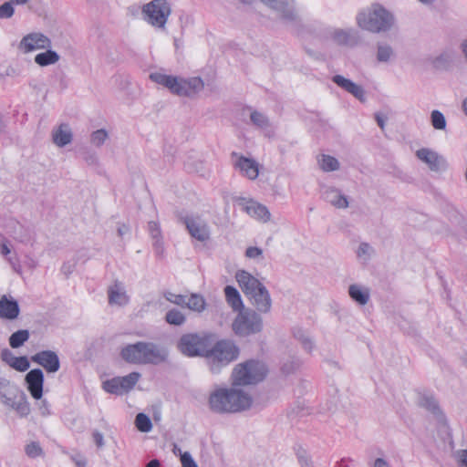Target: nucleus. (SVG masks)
I'll list each match as a JSON object with an SVG mask.
<instances>
[{
	"instance_id": "bb28decb",
	"label": "nucleus",
	"mask_w": 467,
	"mask_h": 467,
	"mask_svg": "<svg viewBox=\"0 0 467 467\" xmlns=\"http://www.w3.org/2000/svg\"><path fill=\"white\" fill-rule=\"evenodd\" d=\"M324 199L337 209H346L348 207V201L338 189L328 187L323 192Z\"/></svg>"
},
{
	"instance_id": "20e7f679",
	"label": "nucleus",
	"mask_w": 467,
	"mask_h": 467,
	"mask_svg": "<svg viewBox=\"0 0 467 467\" xmlns=\"http://www.w3.org/2000/svg\"><path fill=\"white\" fill-rule=\"evenodd\" d=\"M120 356L126 362L130 364L157 365L167 359L168 351L155 343L139 341L123 347Z\"/></svg>"
},
{
	"instance_id": "a19ab883",
	"label": "nucleus",
	"mask_w": 467,
	"mask_h": 467,
	"mask_svg": "<svg viewBox=\"0 0 467 467\" xmlns=\"http://www.w3.org/2000/svg\"><path fill=\"white\" fill-rule=\"evenodd\" d=\"M251 122L260 130H265L270 127L268 118L262 112L253 111L250 114Z\"/></svg>"
},
{
	"instance_id": "37998d69",
	"label": "nucleus",
	"mask_w": 467,
	"mask_h": 467,
	"mask_svg": "<svg viewBox=\"0 0 467 467\" xmlns=\"http://www.w3.org/2000/svg\"><path fill=\"white\" fill-rule=\"evenodd\" d=\"M137 429L141 432H149L152 429L150 419L144 413H139L135 419Z\"/></svg>"
},
{
	"instance_id": "412c9836",
	"label": "nucleus",
	"mask_w": 467,
	"mask_h": 467,
	"mask_svg": "<svg viewBox=\"0 0 467 467\" xmlns=\"http://www.w3.org/2000/svg\"><path fill=\"white\" fill-rule=\"evenodd\" d=\"M332 81L335 84H337L338 87L343 88L345 91L348 92L353 97L358 99L359 101H361V102L366 101L365 90L360 85L356 84L352 80H350L341 75H335L332 78Z\"/></svg>"
},
{
	"instance_id": "c03bdc74",
	"label": "nucleus",
	"mask_w": 467,
	"mask_h": 467,
	"mask_svg": "<svg viewBox=\"0 0 467 467\" xmlns=\"http://www.w3.org/2000/svg\"><path fill=\"white\" fill-rule=\"evenodd\" d=\"M375 254L374 248L368 243H361L358 248L357 255L364 262L370 260Z\"/></svg>"
},
{
	"instance_id": "ddd939ff",
	"label": "nucleus",
	"mask_w": 467,
	"mask_h": 467,
	"mask_svg": "<svg viewBox=\"0 0 467 467\" xmlns=\"http://www.w3.org/2000/svg\"><path fill=\"white\" fill-rule=\"evenodd\" d=\"M328 36L335 44L341 47H354L359 43V34L353 27L329 28Z\"/></svg>"
},
{
	"instance_id": "7c9ffc66",
	"label": "nucleus",
	"mask_w": 467,
	"mask_h": 467,
	"mask_svg": "<svg viewBox=\"0 0 467 467\" xmlns=\"http://www.w3.org/2000/svg\"><path fill=\"white\" fill-rule=\"evenodd\" d=\"M348 295L358 304L366 305L370 297L369 289L357 284L350 285L348 287Z\"/></svg>"
},
{
	"instance_id": "79ce46f5",
	"label": "nucleus",
	"mask_w": 467,
	"mask_h": 467,
	"mask_svg": "<svg viewBox=\"0 0 467 467\" xmlns=\"http://www.w3.org/2000/svg\"><path fill=\"white\" fill-rule=\"evenodd\" d=\"M103 389L106 392L121 395L123 394L122 388H120V380L119 377L113 378L111 379H108L103 382Z\"/></svg>"
},
{
	"instance_id": "49530a36",
	"label": "nucleus",
	"mask_w": 467,
	"mask_h": 467,
	"mask_svg": "<svg viewBox=\"0 0 467 467\" xmlns=\"http://www.w3.org/2000/svg\"><path fill=\"white\" fill-rule=\"evenodd\" d=\"M166 321L174 326H181L185 322L184 315L177 309H171L165 316Z\"/></svg>"
},
{
	"instance_id": "0eeeda50",
	"label": "nucleus",
	"mask_w": 467,
	"mask_h": 467,
	"mask_svg": "<svg viewBox=\"0 0 467 467\" xmlns=\"http://www.w3.org/2000/svg\"><path fill=\"white\" fill-rule=\"evenodd\" d=\"M267 374L265 363L258 360H248L236 365L232 373L234 386L254 385L262 381Z\"/></svg>"
},
{
	"instance_id": "bf43d9fd",
	"label": "nucleus",
	"mask_w": 467,
	"mask_h": 467,
	"mask_svg": "<svg viewBox=\"0 0 467 467\" xmlns=\"http://www.w3.org/2000/svg\"><path fill=\"white\" fill-rule=\"evenodd\" d=\"M93 440L99 448H101L104 446V437L101 432L94 431L93 432Z\"/></svg>"
},
{
	"instance_id": "58836bf2",
	"label": "nucleus",
	"mask_w": 467,
	"mask_h": 467,
	"mask_svg": "<svg viewBox=\"0 0 467 467\" xmlns=\"http://www.w3.org/2000/svg\"><path fill=\"white\" fill-rule=\"evenodd\" d=\"M184 306L196 312H202L205 308V300L202 296L192 294L190 297L186 296Z\"/></svg>"
},
{
	"instance_id": "a878e982",
	"label": "nucleus",
	"mask_w": 467,
	"mask_h": 467,
	"mask_svg": "<svg viewBox=\"0 0 467 467\" xmlns=\"http://www.w3.org/2000/svg\"><path fill=\"white\" fill-rule=\"evenodd\" d=\"M150 79L167 88L172 94L176 95V90H178L179 86V77L156 71L150 74Z\"/></svg>"
},
{
	"instance_id": "69168bd1",
	"label": "nucleus",
	"mask_w": 467,
	"mask_h": 467,
	"mask_svg": "<svg viewBox=\"0 0 467 467\" xmlns=\"http://www.w3.org/2000/svg\"><path fill=\"white\" fill-rule=\"evenodd\" d=\"M461 51L463 55V57L465 59V61L467 62V39L463 40L462 43H461Z\"/></svg>"
},
{
	"instance_id": "4c0bfd02",
	"label": "nucleus",
	"mask_w": 467,
	"mask_h": 467,
	"mask_svg": "<svg viewBox=\"0 0 467 467\" xmlns=\"http://www.w3.org/2000/svg\"><path fill=\"white\" fill-rule=\"evenodd\" d=\"M419 404L435 415L441 412L438 401L431 395H422L419 400Z\"/></svg>"
},
{
	"instance_id": "de8ad7c7",
	"label": "nucleus",
	"mask_w": 467,
	"mask_h": 467,
	"mask_svg": "<svg viewBox=\"0 0 467 467\" xmlns=\"http://www.w3.org/2000/svg\"><path fill=\"white\" fill-rule=\"evenodd\" d=\"M109 134L106 130L100 129L93 131L90 135V142L96 147H101L108 140Z\"/></svg>"
},
{
	"instance_id": "473e14b6",
	"label": "nucleus",
	"mask_w": 467,
	"mask_h": 467,
	"mask_svg": "<svg viewBox=\"0 0 467 467\" xmlns=\"http://www.w3.org/2000/svg\"><path fill=\"white\" fill-rule=\"evenodd\" d=\"M60 59V56L54 50L47 48L45 52L37 54L34 61L40 67H47L57 64Z\"/></svg>"
},
{
	"instance_id": "dca6fc26",
	"label": "nucleus",
	"mask_w": 467,
	"mask_h": 467,
	"mask_svg": "<svg viewBox=\"0 0 467 467\" xmlns=\"http://www.w3.org/2000/svg\"><path fill=\"white\" fill-rule=\"evenodd\" d=\"M239 204L242 210L252 218L263 223H266L270 220V212L264 204L254 200L245 199H243Z\"/></svg>"
},
{
	"instance_id": "680f3d73",
	"label": "nucleus",
	"mask_w": 467,
	"mask_h": 467,
	"mask_svg": "<svg viewBox=\"0 0 467 467\" xmlns=\"http://www.w3.org/2000/svg\"><path fill=\"white\" fill-rule=\"evenodd\" d=\"M74 270V265L70 264V263H65L62 267H61V271L64 275H66L67 276L69 275Z\"/></svg>"
},
{
	"instance_id": "c85d7f7f",
	"label": "nucleus",
	"mask_w": 467,
	"mask_h": 467,
	"mask_svg": "<svg viewBox=\"0 0 467 467\" xmlns=\"http://www.w3.org/2000/svg\"><path fill=\"white\" fill-rule=\"evenodd\" d=\"M73 134L70 127L67 124H60L57 129L52 131L53 142L57 147H65L71 143Z\"/></svg>"
},
{
	"instance_id": "052dcab7",
	"label": "nucleus",
	"mask_w": 467,
	"mask_h": 467,
	"mask_svg": "<svg viewBox=\"0 0 467 467\" xmlns=\"http://www.w3.org/2000/svg\"><path fill=\"white\" fill-rule=\"evenodd\" d=\"M375 119L379 127L383 130L385 129L387 118L383 116L381 113H376Z\"/></svg>"
},
{
	"instance_id": "774afa93",
	"label": "nucleus",
	"mask_w": 467,
	"mask_h": 467,
	"mask_svg": "<svg viewBox=\"0 0 467 467\" xmlns=\"http://www.w3.org/2000/svg\"><path fill=\"white\" fill-rule=\"evenodd\" d=\"M130 232L129 226L122 224L119 226L118 228V234L119 236H123L124 234H128Z\"/></svg>"
},
{
	"instance_id": "f3484780",
	"label": "nucleus",
	"mask_w": 467,
	"mask_h": 467,
	"mask_svg": "<svg viewBox=\"0 0 467 467\" xmlns=\"http://www.w3.org/2000/svg\"><path fill=\"white\" fill-rule=\"evenodd\" d=\"M235 158L234 161V167L240 171V172L250 180H255L259 174V164L256 161L251 158L239 156L236 153L233 154Z\"/></svg>"
},
{
	"instance_id": "b1692460",
	"label": "nucleus",
	"mask_w": 467,
	"mask_h": 467,
	"mask_svg": "<svg viewBox=\"0 0 467 467\" xmlns=\"http://www.w3.org/2000/svg\"><path fill=\"white\" fill-rule=\"evenodd\" d=\"M20 313L19 305L16 300L3 296L0 298V318L6 320H15Z\"/></svg>"
},
{
	"instance_id": "f257e3e1",
	"label": "nucleus",
	"mask_w": 467,
	"mask_h": 467,
	"mask_svg": "<svg viewBox=\"0 0 467 467\" xmlns=\"http://www.w3.org/2000/svg\"><path fill=\"white\" fill-rule=\"evenodd\" d=\"M252 397L238 386L215 387L209 394L208 407L217 414L237 413L250 409Z\"/></svg>"
},
{
	"instance_id": "3c124183",
	"label": "nucleus",
	"mask_w": 467,
	"mask_h": 467,
	"mask_svg": "<svg viewBox=\"0 0 467 467\" xmlns=\"http://www.w3.org/2000/svg\"><path fill=\"white\" fill-rule=\"evenodd\" d=\"M164 297L171 303H173L177 306H184L186 303V296L182 295H176L171 292H166L164 294Z\"/></svg>"
},
{
	"instance_id": "72a5a7b5",
	"label": "nucleus",
	"mask_w": 467,
	"mask_h": 467,
	"mask_svg": "<svg viewBox=\"0 0 467 467\" xmlns=\"http://www.w3.org/2000/svg\"><path fill=\"white\" fill-rule=\"evenodd\" d=\"M224 294L227 303L234 310H241L244 307L240 293L235 287L232 285L225 286Z\"/></svg>"
},
{
	"instance_id": "1a4fd4ad",
	"label": "nucleus",
	"mask_w": 467,
	"mask_h": 467,
	"mask_svg": "<svg viewBox=\"0 0 467 467\" xmlns=\"http://www.w3.org/2000/svg\"><path fill=\"white\" fill-rule=\"evenodd\" d=\"M171 13L166 0H152L142 7L143 19L156 29L164 30Z\"/></svg>"
},
{
	"instance_id": "f8f14e48",
	"label": "nucleus",
	"mask_w": 467,
	"mask_h": 467,
	"mask_svg": "<svg viewBox=\"0 0 467 467\" xmlns=\"http://www.w3.org/2000/svg\"><path fill=\"white\" fill-rule=\"evenodd\" d=\"M52 42L49 37L40 32H33L26 35L20 40L18 48L25 54L38 49H47L51 47Z\"/></svg>"
},
{
	"instance_id": "6e6552de",
	"label": "nucleus",
	"mask_w": 467,
	"mask_h": 467,
	"mask_svg": "<svg viewBox=\"0 0 467 467\" xmlns=\"http://www.w3.org/2000/svg\"><path fill=\"white\" fill-rule=\"evenodd\" d=\"M263 327V318L260 313L253 309L240 311L232 325L234 332L239 337L260 333Z\"/></svg>"
},
{
	"instance_id": "13d9d810",
	"label": "nucleus",
	"mask_w": 467,
	"mask_h": 467,
	"mask_svg": "<svg viewBox=\"0 0 467 467\" xmlns=\"http://www.w3.org/2000/svg\"><path fill=\"white\" fill-rule=\"evenodd\" d=\"M458 464L461 467H467V450H461L456 452Z\"/></svg>"
},
{
	"instance_id": "5701e85b",
	"label": "nucleus",
	"mask_w": 467,
	"mask_h": 467,
	"mask_svg": "<svg viewBox=\"0 0 467 467\" xmlns=\"http://www.w3.org/2000/svg\"><path fill=\"white\" fill-rule=\"evenodd\" d=\"M0 356L3 362L16 371L25 372L30 367L29 360L26 356L16 357L8 348H4Z\"/></svg>"
},
{
	"instance_id": "f03ea898",
	"label": "nucleus",
	"mask_w": 467,
	"mask_h": 467,
	"mask_svg": "<svg viewBox=\"0 0 467 467\" xmlns=\"http://www.w3.org/2000/svg\"><path fill=\"white\" fill-rule=\"evenodd\" d=\"M355 20L358 27L372 34H385L396 27L394 14L379 3L358 10Z\"/></svg>"
},
{
	"instance_id": "aec40b11",
	"label": "nucleus",
	"mask_w": 467,
	"mask_h": 467,
	"mask_svg": "<svg viewBox=\"0 0 467 467\" xmlns=\"http://www.w3.org/2000/svg\"><path fill=\"white\" fill-rule=\"evenodd\" d=\"M185 225L190 234L198 241L203 242L209 239L210 231L207 223L200 217H187Z\"/></svg>"
},
{
	"instance_id": "9d476101",
	"label": "nucleus",
	"mask_w": 467,
	"mask_h": 467,
	"mask_svg": "<svg viewBox=\"0 0 467 467\" xmlns=\"http://www.w3.org/2000/svg\"><path fill=\"white\" fill-rule=\"evenodd\" d=\"M265 5L278 13L279 17L289 26L296 27L300 19L288 0H260Z\"/></svg>"
},
{
	"instance_id": "6e6d98bb",
	"label": "nucleus",
	"mask_w": 467,
	"mask_h": 467,
	"mask_svg": "<svg viewBox=\"0 0 467 467\" xmlns=\"http://www.w3.org/2000/svg\"><path fill=\"white\" fill-rule=\"evenodd\" d=\"M299 367V360H293L291 362H285L282 366V370L285 374L294 372Z\"/></svg>"
},
{
	"instance_id": "8fccbe9b",
	"label": "nucleus",
	"mask_w": 467,
	"mask_h": 467,
	"mask_svg": "<svg viewBox=\"0 0 467 467\" xmlns=\"http://www.w3.org/2000/svg\"><path fill=\"white\" fill-rule=\"evenodd\" d=\"M15 14V8L12 2H5L0 5V18L8 19L11 18Z\"/></svg>"
},
{
	"instance_id": "603ef678",
	"label": "nucleus",
	"mask_w": 467,
	"mask_h": 467,
	"mask_svg": "<svg viewBox=\"0 0 467 467\" xmlns=\"http://www.w3.org/2000/svg\"><path fill=\"white\" fill-rule=\"evenodd\" d=\"M297 459L301 467H312V461L305 450L297 451Z\"/></svg>"
},
{
	"instance_id": "a18cd8bd",
	"label": "nucleus",
	"mask_w": 467,
	"mask_h": 467,
	"mask_svg": "<svg viewBox=\"0 0 467 467\" xmlns=\"http://www.w3.org/2000/svg\"><path fill=\"white\" fill-rule=\"evenodd\" d=\"M26 454L32 459L44 456V450L37 441H30L25 447Z\"/></svg>"
},
{
	"instance_id": "9b49d317",
	"label": "nucleus",
	"mask_w": 467,
	"mask_h": 467,
	"mask_svg": "<svg viewBox=\"0 0 467 467\" xmlns=\"http://www.w3.org/2000/svg\"><path fill=\"white\" fill-rule=\"evenodd\" d=\"M178 349L187 357L203 356L205 353L204 343L202 337L196 334L183 335L178 342Z\"/></svg>"
},
{
	"instance_id": "2eb2a0df",
	"label": "nucleus",
	"mask_w": 467,
	"mask_h": 467,
	"mask_svg": "<svg viewBox=\"0 0 467 467\" xmlns=\"http://www.w3.org/2000/svg\"><path fill=\"white\" fill-rule=\"evenodd\" d=\"M416 156L420 161L428 165L429 169L432 171L439 172L447 168L444 158L431 149L421 148L416 151Z\"/></svg>"
},
{
	"instance_id": "4d7b16f0",
	"label": "nucleus",
	"mask_w": 467,
	"mask_h": 467,
	"mask_svg": "<svg viewBox=\"0 0 467 467\" xmlns=\"http://www.w3.org/2000/svg\"><path fill=\"white\" fill-rule=\"evenodd\" d=\"M83 159L88 165H97L99 162V158L97 154L93 151L85 152L83 155Z\"/></svg>"
},
{
	"instance_id": "6ab92c4d",
	"label": "nucleus",
	"mask_w": 467,
	"mask_h": 467,
	"mask_svg": "<svg viewBox=\"0 0 467 467\" xmlns=\"http://www.w3.org/2000/svg\"><path fill=\"white\" fill-rule=\"evenodd\" d=\"M204 88V83L201 78H182L179 77L178 90H176L177 96L182 97H193L202 91Z\"/></svg>"
},
{
	"instance_id": "ea45409f",
	"label": "nucleus",
	"mask_w": 467,
	"mask_h": 467,
	"mask_svg": "<svg viewBox=\"0 0 467 467\" xmlns=\"http://www.w3.org/2000/svg\"><path fill=\"white\" fill-rule=\"evenodd\" d=\"M140 378V374L139 372H131L127 376L119 377L120 388H122L123 393L133 389Z\"/></svg>"
},
{
	"instance_id": "5fc2aeb1",
	"label": "nucleus",
	"mask_w": 467,
	"mask_h": 467,
	"mask_svg": "<svg viewBox=\"0 0 467 467\" xmlns=\"http://www.w3.org/2000/svg\"><path fill=\"white\" fill-rule=\"evenodd\" d=\"M263 254V251L261 248L256 246H250L245 251V255L250 259H257L260 258Z\"/></svg>"
},
{
	"instance_id": "e2e57ef3",
	"label": "nucleus",
	"mask_w": 467,
	"mask_h": 467,
	"mask_svg": "<svg viewBox=\"0 0 467 467\" xmlns=\"http://www.w3.org/2000/svg\"><path fill=\"white\" fill-rule=\"evenodd\" d=\"M71 459L78 467H85L86 466V460L82 456L76 455V456H72Z\"/></svg>"
},
{
	"instance_id": "864d4df0",
	"label": "nucleus",
	"mask_w": 467,
	"mask_h": 467,
	"mask_svg": "<svg viewBox=\"0 0 467 467\" xmlns=\"http://www.w3.org/2000/svg\"><path fill=\"white\" fill-rule=\"evenodd\" d=\"M181 463L182 467H198L196 462L188 451L181 453Z\"/></svg>"
},
{
	"instance_id": "09e8293b",
	"label": "nucleus",
	"mask_w": 467,
	"mask_h": 467,
	"mask_svg": "<svg viewBox=\"0 0 467 467\" xmlns=\"http://www.w3.org/2000/svg\"><path fill=\"white\" fill-rule=\"evenodd\" d=\"M431 121L435 130H444L446 128L445 117L440 110L431 111Z\"/></svg>"
},
{
	"instance_id": "2f4dec72",
	"label": "nucleus",
	"mask_w": 467,
	"mask_h": 467,
	"mask_svg": "<svg viewBox=\"0 0 467 467\" xmlns=\"http://www.w3.org/2000/svg\"><path fill=\"white\" fill-rule=\"evenodd\" d=\"M395 51L389 44L379 43L377 45L376 59L379 63H391L395 58Z\"/></svg>"
},
{
	"instance_id": "0e129e2a",
	"label": "nucleus",
	"mask_w": 467,
	"mask_h": 467,
	"mask_svg": "<svg viewBox=\"0 0 467 467\" xmlns=\"http://www.w3.org/2000/svg\"><path fill=\"white\" fill-rule=\"evenodd\" d=\"M373 467H390V465L385 459L377 458L373 462Z\"/></svg>"
},
{
	"instance_id": "4468645a",
	"label": "nucleus",
	"mask_w": 467,
	"mask_h": 467,
	"mask_svg": "<svg viewBox=\"0 0 467 467\" xmlns=\"http://www.w3.org/2000/svg\"><path fill=\"white\" fill-rule=\"evenodd\" d=\"M31 360L44 368L47 373H56L60 368L58 355L53 350H42L31 357Z\"/></svg>"
},
{
	"instance_id": "c756f323",
	"label": "nucleus",
	"mask_w": 467,
	"mask_h": 467,
	"mask_svg": "<svg viewBox=\"0 0 467 467\" xmlns=\"http://www.w3.org/2000/svg\"><path fill=\"white\" fill-rule=\"evenodd\" d=\"M456 58V52L451 48H447L432 58L431 63L437 69H448Z\"/></svg>"
},
{
	"instance_id": "7ed1b4c3",
	"label": "nucleus",
	"mask_w": 467,
	"mask_h": 467,
	"mask_svg": "<svg viewBox=\"0 0 467 467\" xmlns=\"http://www.w3.org/2000/svg\"><path fill=\"white\" fill-rule=\"evenodd\" d=\"M235 278L256 312L261 314L270 312L272 307L270 293L257 278L244 270L237 271Z\"/></svg>"
},
{
	"instance_id": "393cba45",
	"label": "nucleus",
	"mask_w": 467,
	"mask_h": 467,
	"mask_svg": "<svg viewBox=\"0 0 467 467\" xmlns=\"http://www.w3.org/2000/svg\"><path fill=\"white\" fill-rule=\"evenodd\" d=\"M109 303L110 305L125 306L129 302V296L122 283L115 282L109 290Z\"/></svg>"
},
{
	"instance_id": "39448f33",
	"label": "nucleus",
	"mask_w": 467,
	"mask_h": 467,
	"mask_svg": "<svg viewBox=\"0 0 467 467\" xmlns=\"http://www.w3.org/2000/svg\"><path fill=\"white\" fill-rule=\"evenodd\" d=\"M240 349L234 340L222 339L217 341L204 353L209 370L213 374H219L223 368L238 358Z\"/></svg>"
},
{
	"instance_id": "cd10ccee",
	"label": "nucleus",
	"mask_w": 467,
	"mask_h": 467,
	"mask_svg": "<svg viewBox=\"0 0 467 467\" xmlns=\"http://www.w3.org/2000/svg\"><path fill=\"white\" fill-rule=\"evenodd\" d=\"M293 337L301 345L304 351L307 354L311 355L316 349V341L314 337L303 328H293Z\"/></svg>"
},
{
	"instance_id": "c9c22d12",
	"label": "nucleus",
	"mask_w": 467,
	"mask_h": 467,
	"mask_svg": "<svg viewBox=\"0 0 467 467\" xmlns=\"http://www.w3.org/2000/svg\"><path fill=\"white\" fill-rule=\"evenodd\" d=\"M318 164L320 169L326 172L335 171L340 168L339 161L330 155H322L318 160Z\"/></svg>"
},
{
	"instance_id": "423d86ee",
	"label": "nucleus",
	"mask_w": 467,
	"mask_h": 467,
	"mask_svg": "<svg viewBox=\"0 0 467 467\" xmlns=\"http://www.w3.org/2000/svg\"><path fill=\"white\" fill-rule=\"evenodd\" d=\"M0 400L16 410L20 417H26L30 413L26 393L5 378H0Z\"/></svg>"
},
{
	"instance_id": "4be33fe9",
	"label": "nucleus",
	"mask_w": 467,
	"mask_h": 467,
	"mask_svg": "<svg viewBox=\"0 0 467 467\" xmlns=\"http://www.w3.org/2000/svg\"><path fill=\"white\" fill-rule=\"evenodd\" d=\"M332 81L335 84H337L338 87L343 88L345 91L348 92L353 97L358 99L359 101H361V102L366 101L365 90L360 85L356 84L352 80H350L341 75H335L332 78Z\"/></svg>"
},
{
	"instance_id": "f704fd0d",
	"label": "nucleus",
	"mask_w": 467,
	"mask_h": 467,
	"mask_svg": "<svg viewBox=\"0 0 467 467\" xmlns=\"http://www.w3.org/2000/svg\"><path fill=\"white\" fill-rule=\"evenodd\" d=\"M149 233L153 240V245L156 253L161 254L163 253V247L161 243V233L158 223L151 221L148 224Z\"/></svg>"
},
{
	"instance_id": "338daca9",
	"label": "nucleus",
	"mask_w": 467,
	"mask_h": 467,
	"mask_svg": "<svg viewBox=\"0 0 467 467\" xmlns=\"http://www.w3.org/2000/svg\"><path fill=\"white\" fill-rule=\"evenodd\" d=\"M40 411L43 416H47L49 414V409L47 406V402L46 400L42 401V406L40 407Z\"/></svg>"
},
{
	"instance_id": "a211bd4d",
	"label": "nucleus",
	"mask_w": 467,
	"mask_h": 467,
	"mask_svg": "<svg viewBox=\"0 0 467 467\" xmlns=\"http://www.w3.org/2000/svg\"><path fill=\"white\" fill-rule=\"evenodd\" d=\"M27 389L36 400H40L43 395L44 373L40 368L31 369L25 378Z\"/></svg>"
},
{
	"instance_id": "e433bc0d",
	"label": "nucleus",
	"mask_w": 467,
	"mask_h": 467,
	"mask_svg": "<svg viewBox=\"0 0 467 467\" xmlns=\"http://www.w3.org/2000/svg\"><path fill=\"white\" fill-rule=\"evenodd\" d=\"M30 337L29 331L26 329H20L14 332L9 337V345L12 348H18L28 340Z\"/></svg>"
}]
</instances>
